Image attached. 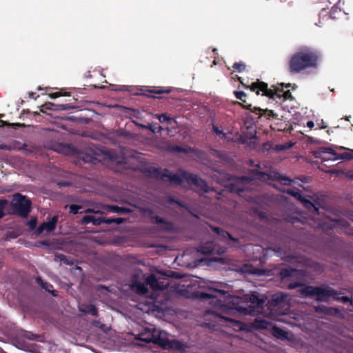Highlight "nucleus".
Listing matches in <instances>:
<instances>
[{
	"instance_id": "40",
	"label": "nucleus",
	"mask_w": 353,
	"mask_h": 353,
	"mask_svg": "<svg viewBox=\"0 0 353 353\" xmlns=\"http://www.w3.org/2000/svg\"><path fill=\"white\" fill-rule=\"evenodd\" d=\"M307 126L310 128H312L314 126V123L312 121H309L307 122Z\"/></svg>"
},
{
	"instance_id": "26",
	"label": "nucleus",
	"mask_w": 353,
	"mask_h": 353,
	"mask_svg": "<svg viewBox=\"0 0 353 353\" xmlns=\"http://www.w3.org/2000/svg\"><path fill=\"white\" fill-rule=\"evenodd\" d=\"M285 296L283 294H276L272 296V302L274 303H279L284 301Z\"/></svg>"
},
{
	"instance_id": "23",
	"label": "nucleus",
	"mask_w": 353,
	"mask_h": 353,
	"mask_svg": "<svg viewBox=\"0 0 353 353\" xmlns=\"http://www.w3.org/2000/svg\"><path fill=\"white\" fill-rule=\"evenodd\" d=\"M156 117L159 119L161 123H167L168 124H170L172 121L174 120L172 117H168L167 114H156Z\"/></svg>"
},
{
	"instance_id": "36",
	"label": "nucleus",
	"mask_w": 353,
	"mask_h": 353,
	"mask_svg": "<svg viewBox=\"0 0 353 353\" xmlns=\"http://www.w3.org/2000/svg\"><path fill=\"white\" fill-rule=\"evenodd\" d=\"M60 96H61V94L59 92H55V93H52V94H49V97L51 99H55V98H57V97H59Z\"/></svg>"
},
{
	"instance_id": "6",
	"label": "nucleus",
	"mask_w": 353,
	"mask_h": 353,
	"mask_svg": "<svg viewBox=\"0 0 353 353\" xmlns=\"http://www.w3.org/2000/svg\"><path fill=\"white\" fill-rule=\"evenodd\" d=\"M346 150L343 146L333 145L331 148H321L316 152V157L320 158L323 161H336L338 159H351L353 158V150H350L340 155H338L334 149Z\"/></svg>"
},
{
	"instance_id": "32",
	"label": "nucleus",
	"mask_w": 353,
	"mask_h": 353,
	"mask_svg": "<svg viewBox=\"0 0 353 353\" xmlns=\"http://www.w3.org/2000/svg\"><path fill=\"white\" fill-rule=\"evenodd\" d=\"M4 204H5V201H0V218H1L4 214V213H3Z\"/></svg>"
},
{
	"instance_id": "20",
	"label": "nucleus",
	"mask_w": 353,
	"mask_h": 353,
	"mask_svg": "<svg viewBox=\"0 0 353 353\" xmlns=\"http://www.w3.org/2000/svg\"><path fill=\"white\" fill-rule=\"evenodd\" d=\"M105 209L110 212L118 214H127L130 212V210L126 208H121L117 205H107Z\"/></svg>"
},
{
	"instance_id": "48",
	"label": "nucleus",
	"mask_w": 353,
	"mask_h": 353,
	"mask_svg": "<svg viewBox=\"0 0 353 353\" xmlns=\"http://www.w3.org/2000/svg\"><path fill=\"white\" fill-rule=\"evenodd\" d=\"M147 126H148V125H141V128H145V129H146V127H147Z\"/></svg>"
},
{
	"instance_id": "35",
	"label": "nucleus",
	"mask_w": 353,
	"mask_h": 353,
	"mask_svg": "<svg viewBox=\"0 0 353 353\" xmlns=\"http://www.w3.org/2000/svg\"><path fill=\"white\" fill-rule=\"evenodd\" d=\"M267 325H268L267 322L260 321V322H258V324L256 325V326L260 327L261 328H265V327H267Z\"/></svg>"
},
{
	"instance_id": "13",
	"label": "nucleus",
	"mask_w": 353,
	"mask_h": 353,
	"mask_svg": "<svg viewBox=\"0 0 353 353\" xmlns=\"http://www.w3.org/2000/svg\"><path fill=\"white\" fill-rule=\"evenodd\" d=\"M57 221L58 216H52L49 221L43 222L37 228L35 231L36 234H48L50 232L55 230Z\"/></svg>"
},
{
	"instance_id": "33",
	"label": "nucleus",
	"mask_w": 353,
	"mask_h": 353,
	"mask_svg": "<svg viewBox=\"0 0 353 353\" xmlns=\"http://www.w3.org/2000/svg\"><path fill=\"white\" fill-rule=\"evenodd\" d=\"M325 223H327V219H325L322 223L321 222H319L316 224H314V227H319V228H322L323 229H325Z\"/></svg>"
},
{
	"instance_id": "5",
	"label": "nucleus",
	"mask_w": 353,
	"mask_h": 353,
	"mask_svg": "<svg viewBox=\"0 0 353 353\" xmlns=\"http://www.w3.org/2000/svg\"><path fill=\"white\" fill-rule=\"evenodd\" d=\"M135 339L145 343H153L161 345L165 344V332L157 329L154 325H150L135 335Z\"/></svg>"
},
{
	"instance_id": "51",
	"label": "nucleus",
	"mask_w": 353,
	"mask_h": 353,
	"mask_svg": "<svg viewBox=\"0 0 353 353\" xmlns=\"http://www.w3.org/2000/svg\"><path fill=\"white\" fill-rule=\"evenodd\" d=\"M256 250H259L260 248L258 246H256Z\"/></svg>"
},
{
	"instance_id": "49",
	"label": "nucleus",
	"mask_w": 353,
	"mask_h": 353,
	"mask_svg": "<svg viewBox=\"0 0 353 353\" xmlns=\"http://www.w3.org/2000/svg\"><path fill=\"white\" fill-rule=\"evenodd\" d=\"M0 148L1 149H5V148H6V146H3V145H0Z\"/></svg>"
},
{
	"instance_id": "46",
	"label": "nucleus",
	"mask_w": 353,
	"mask_h": 353,
	"mask_svg": "<svg viewBox=\"0 0 353 353\" xmlns=\"http://www.w3.org/2000/svg\"><path fill=\"white\" fill-rule=\"evenodd\" d=\"M342 299H343V301L344 302H345V301H348V298H347V297H345V296H343V297L342 298Z\"/></svg>"
},
{
	"instance_id": "24",
	"label": "nucleus",
	"mask_w": 353,
	"mask_h": 353,
	"mask_svg": "<svg viewBox=\"0 0 353 353\" xmlns=\"http://www.w3.org/2000/svg\"><path fill=\"white\" fill-rule=\"evenodd\" d=\"M80 310H81V311H82L85 313L90 314L94 316L97 315V308L92 305H90L87 306L86 309H82L81 307Z\"/></svg>"
},
{
	"instance_id": "15",
	"label": "nucleus",
	"mask_w": 353,
	"mask_h": 353,
	"mask_svg": "<svg viewBox=\"0 0 353 353\" xmlns=\"http://www.w3.org/2000/svg\"><path fill=\"white\" fill-rule=\"evenodd\" d=\"M130 287L139 294H145L148 292L146 285L143 281L139 280V276L134 275L129 284Z\"/></svg>"
},
{
	"instance_id": "30",
	"label": "nucleus",
	"mask_w": 353,
	"mask_h": 353,
	"mask_svg": "<svg viewBox=\"0 0 353 353\" xmlns=\"http://www.w3.org/2000/svg\"><path fill=\"white\" fill-rule=\"evenodd\" d=\"M234 94L236 98L239 100H243V98L245 97V94L243 91H236Z\"/></svg>"
},
{
	"instance_id": "41",
	"label": "nucleus",
	"mask_w": 353,
	"mask_h": 353,
	"mask_svg": "<svg viewBox=\"0 0 353 353\" xmlns=\"http://www.w3.org/2000/svg\"><path fill=\"white\" fill-rule=\"evenodd\" d=\"M30 226L31 228H34L36 225V221L35 220H31L29 222Z\"/></svg>"
},
{
	"instance_id": "44",
	"label": "nucleus",
	"mask_w": 353,
	"mask_h": 353,
	"mask_svg": "<svg viewBox=\"0 0 353 353\" xmlns=\"http://www.w3.org/2000/svg\"><path fill=\"white\" fill-rule=\"evenodd\" d=\"M29 95H30V97L31 98H34V99H36V97H35L36 94H35V93H34V92H31V93H30V94H29Z\"/></svg>"
},
{
	"instance_id": "29",
	"label": "nucleus",
	"mask_w": 353,
	"mask_h": 353,
	"mask_svg": "<svg viewBox=\"0 0 353 353\" xmlns=\"http://www.w3.org/2000/svg\"><path fill=\"white\" fill-rule=\"evenodd\" d=\"M81 207L77 205H71L70 206V212L74 214H76L79 212V210Z\"/></svg>"
},
{
	"instance_id": "2",
	"label": "nucleus",
	"mask_w": 353,
	"mask_h": 353,
	"mask_svg": "<svg viewBox=\"0 0 353 353\" xmlns=\"http://www.w3.org/2000/svg\"><path fill=\"white\" fill-rule=\"evenodd\" d=\"M156 178L163 181H169L172 183L179 185L183 182H187L190 185L194 187L197 190L208 192L209 188L206 182L198 177L187 172H182L180 175L173 174L168 170H161L155 168L152 173Z\"/></svg>"
},
{
	"instance_id": "52",
	"label": "nucleus",
	"mask_w": 353,
	"mask_h": 353,
	"mask_svg": "<svg viewBox=\"0 0 353 353\" xmlns=\"http://www.w3.org/2000/svg\"><path fill=\"white\" fill-rule=\"evenodd\" d=\"M326 128V126H322V127H321V128Z\"/></svg>"
},
{
	"instance_id": "11",
	"label": "nucleus",
	"mask_w": 353,
	"mask_h": 353,
	"mask_svg": "<svg viewBox=\"0 0 353 353\" xmlns=\"http://www.w3.org/2000/svg\"><path fill=\"white\" fill-rule=\"evenodd\" d=\"M123 221V219L122 218H115V219H102V218H96L94 214L86 215L83 217L81 220V223L83 224H88L92 223L94 225H99L101 223H105L108 224L111 223H117L120 224Z\"/></svg>"
},
{
	"instance_id": "39",
	"label": "nucleus",
	"mask_w": 353,
	"mask_h": 353,
	"mask_svg": "<svg viewBox=\"0 0 353 353\" xmlns=\"http://www.w3.org/2000/svg\"><path fill=\"white\" fill-rule=\"evenodd\" d=\"M69 108H70L68 106H67L66 105H60L59 108V110H68Z\"/></svg>"
},
{
	"instance_id": "37",
	"label": "nucleus",
	"mask_w": 353,
	"mask_h": 353,
	"mask_svg": "<svg viewBox=\"0 0 353 353\" xmlns=\"http://www.w3.org/2000/svg\"><path fill=\"white\" fill-rule=\"evenodd\" d=\"M45 105L47 109H50V110H55L56 109L54 108V104H53L52 103H46Z\"/></svg>"
},
{
	"instance_id": "9",
	"label": "nucleus",
	"mask_w": 353,
	"mask_h": 353,
	"mask_svg": "<svg viewBox=\"0 0 353 353\" xmlns=\"http://www.w3.org/2000/svg\"><path fill=\"white\" fill-rule=\"evenodd\" d=\"M301 294L315 297L319 301H326L328 297L334 295V291L319 287L304 286L301 289Z\"/></svg>"
},
{
	"instance_id": "47",
	"label": "nucleus",
	"mask_w": 353,
	"mask_h": 353,
	"mask_svg": "<svg viewBox=\"0 0 353 353\" xmlns=\"http://www.w3.org/2000/svg\"><path fill=\"white\" fill-rule=\"evenodd\" d=\"M243 190L241 189V188H237L236 189V191L238 192V193L239 194L241 192H242Z\"/></svg>"
},
{
	"instance_id": "34",
	"label": "nucleus",
	"mask_w": 353,
	"mask_h": 353,
	"mask_svg": "<svg viewBox=\"0 0 353 353\" xmlns=\"http://www.w3.org/2000/svg\"><path fill=\"white\" fill-rule=\"evenodd\" d=\"M23 335L26 338L30 340H33L34 339V334L30 332H24Z\"/></svg>"
},
{
	"instance_id": "25",
	"label": "nucleus",
	"mask_w": 353,
	"mask_h": 353,
	"mask_svg": "<svg viewBox=\"0 0 353 353\" xmlns=\"http://www.w3.org/2000/svg\"><path fill=\"white\" fill-rule=\"evenodd\" d=\"M37 281L43 289L46 290L49 292H51L53 294V296H56L54 293L55 292L54 290H51V289L52 288V286L51 285L44 283L40 278L37 279Z\"/></svg>"
},
{
	"instance_id": "42",
	"label": "nucleus",
	"mask_w": 353,
	"mask_h": 353,
	"mask_svg": "<svg viewBox=\"0 0 353 353\" xmlns=\"http://www.w3.org/2000/svg\"><path fill=\"white\" fill-rule=\"evenodd\" d=\"M298 285H299L297 283H291L289 285V288L291 289H294V288H296Z\"/></svg>"
},
{
	"instance_id": "12",
	"label": "nucleus",
	"mask_w": 353,
	"mask_h": 353,
	"mask_svg": "<svg viewBox=\"0 0 353 353\" xmlns=\"http://www.w3.org/2000/svg\"><path fill=\"white\" fill-rule=\"evenodd\" d=\"M198 252L204 254H223L225 252L224 246L215 245L213 242L209 241L201 243L198 249Z\"/></svg>"
},
{
	"instance_id": "8",
	"label": "nucleus",
	"mask_w": 353,
	"mask_h": 353,
	"mask_svg": "<svg viewBox=\"0 0 353 353\" xmlns=\"http://www.w3.org/2000/svg\"><path fill=\"white\" fill-rule=\"evenodd\" d=\"M252 90H257V94H259V90L263 91V94L268 96L272 99H275L276 97L281 98L283 97L285 99H288L291 97V94L289 91L282 92L279 89H276L274 91L268 88V85L263 82H257L253 83L252 84Z\"/></svg>"
},
{
	"instance_id": "18",
	"label": "nucleus",
	"mask_w": 353,
	"mask_h": 353,
	"mask_svg": "<svg viewBox=\"0 0 353 353\" xmlns=\"http://www.w3.org/2000/svg\"><path fill=\"white\" fill-rule=\"evenodd\" d=\"M145 283L154 290H162L168 286V282H159L153 274H150L145 279Z\"/></svg>"
},
{
	"instance_id": "27",
	"label": "nucleus",
	"mask_w": 353,
	"mask_h": 353,
	"mask_svg": "<svg viewBox=\"0 0 353 353\" xmlns=\"http://www.w3.org/2000/svg\"><path fill=\"white\" fill-rule=\"evenodd\" d=\"M233 68L237 70L238 72H242L243 70H245V63H242V62H239V63H235L234 65H233Z\"/></svg>"
},
{
	"instance_id": "10",
	"label": "nucleus",
	"mask_w": 353,
	"mask_h": 353,
	"mask_svg": "<svg viewBox=\"0 0 353 353\" xmlns=\"http://www.w3.org/2000/svg\"><path fill=\"white\" fill-rule=\"evenodd\" d=\"M233 296H236L235 295ZM236 296L239 297L241 299H243V301L240 303V305L245 307L246 308L250 310V312L252 311V307H257L259 308L261 307L263 304L264 303V301L263 299H259L257 295L254 293L244 295L243 296Z\"/></svg>"
},
{
	"instance_id": "14",
	"label": "nucleus",
	"mask_w": 353,
	"mask_h": 353,
	"mask_svg": "<svg viewBox=\"0 0 353 353\" xmlns=\"http://www.w3.org/2000/svg\"><path fill=\"white\" fill-rule=\"evenodd\" d=\"M288 194L292 195L294 198H296L297 200L302 202L305 208H307L309 210H314L317 214H319V208L311 201L306 199L301 192V191L299 189H292L288 190L287 191Z\"/></svg>"
},
{
	"instance_id": "17",
	"label": "nucleus",
	"mask_w": 353,
	"mask_h": 353,
	"mask_svg": "<svg viewBox=\"0 0 353 353\" xmlns=\"http://www.w3.org/2000/svg\"><path fill=\"white\" fill-rule=\"evenodd\" d=\"M213 230L216 233V240L221 241L222 243L230 245L229 241H232V245H234V243L236 241V239H234L228 232L221 230L219 228H214Z\"/></svg>"
},
{
	"instance_id": "19",
	"label": "nucleus",
	"mask_w": 353,
	"mask_h": 353,
	"mask_svg": "<svg viewBox=\"0 0 353 353\" xmlns=\"http://www.w3.org/2000/svg\"><path fill=\"white\" fill-rule=\"evenodd\" d=\"M152 223L157 224L159 228L162 230H170L171 228L170 223L165 222L163 219L155 216L152 219Z\"/></svg>"
},
{
	"instance_id": "1",
	"label": "nucleus",
	"mask_w": 353,
	"mask_h": 353,
	"mask_svg": "<svg viewBox=\"0 0 353 353\" xmlns=\"http://www.w3.org/2000/svg\"><path fill=\"white\" fill-rule=\"evenodd\" d=\"M225 285L220 284V287L210 285L207 292L200 294L203 299H209L212 308L207 310L204 314L205 319L212 320L219 324L231 327L234 330L240 331L244 329V325L239 321L234 320L237 312L250 313V310L240 305L243 299L231 296L224 290Z\"/></svg>"
},
{
	"instance_id": "3",
	"label": "nucleus",
	"mask_w": 353,
	"mask_h": 353,
	"mask_svg": "<svg viewBox=\"0 0 353 353\" xmlns=\"http://www.w3.org/2000/svg\"><path fill=\"white\" fill-rule=\"evenodd\" d=\"M318 56L314 50L307 47L296 52L290 61V70L292 73L316 66Z\"/></svg>"
},
{
	"instance_id": "45",
	"label": "nucleus",
	"mask_w": 353,
	"mask_h": 353,
	"mask_svg": "<svg viewBox=\"0 0 353 353\" xmlns=\"http://www.w3.org/2000/svg\"><path fill=\"white\" fill-rule=\"evenodd\" d=\"M273 115H274L273 111L270 110L269 112L268 117L273 116Z\"/></svg>"
},
{
	"instance_id": "31",
	"label": "nucleus",
	"mask_w": 353,
	"mask_h": 353,
	"mask_svg": "<svg viewBox=\"0 0 353 353\" xmlns=\"http://www.w3.org/2000/svg\"><path fill=\"white\" fill-rule=\"evenodd\" d=\"M278 253V256H281V258H283V259H285V261H288L289 262H291L292 263L293 262V260H294V257H290L288 256H282L281 253H279V252H276Z\"/></svg>"
},
{
	"instance_id": "38",
	"label": "nucleus",
	"mask_w": 353,
	"mask_h": 353,
	"mask_svg": "<svg viewBox=\"0 0 353 353\" xmlns=\"http://www.w3.org/2000/svg\"><path fill=\"white\" fill-rule=\"evenodd\" d=\"M85 213H94V214H97V213H99V210H97V211H94L91 209H87L84 211Z\"/></svg>"
},
{
	"instance_id": "21",
	"label": "nucleus",
	"mask_w": 353,
	"mask_h": 353,
	"mask_svg": "<svg viewBox=\"0 0 353 353\" xmlns=\"http://www.w3.org/2000/svg\"><path fill=\"white\" fill-rule=\"evenodd\" d=\"M272 334L275 337L281 339H287L288 334L287 332L276 327H273Z\"/></svg>"
},
{
	"instance_id": "28",
	"label": "nucleus",
	"mask_w": 353,
	"mask_h": 353,
	"mask_svg": "<svg viewBox=\"0 0 353 353\" xmlns=\"http://www.w3.org/2000/svg\"><path fill=\"white\" fill-rule=\"evenodd\" d=\"M146 129L151 130L154 133L160 132L163 130L162 127H161V126L155 127L153 124L148 125V126L146 127Z\"/></svg>"
},
{
	"instance_id": "43",
	"label": "nucleus",
	"mask_w": 353,
	"mask_h": 353,
	"mask_svg": "<svg viewBox=\"0 0 353 353\" xmlns=\"http://www.w3.org/2000/svg\"><path fill=\"white\" fill-rule=\"evenodd\" d=\"M169 92H170V90H160L156 91L155 92L157 93V94H160V93H163V92L168 93Z\"/></svg>"
},
{
	"instance_id": "4",
	"label": "nucleus",
	"mask_w": 353,
	"mask_h": 353,
	"mask_svg": "<svg viewBox=\"0 0 353 353\" xmlns=\"http://www.w3.org/2000/svg\"><path fill=\"white\" fill-rule=\"evenodd\" d=\"M256 166L259 169L253 171V176L252 178L243 176L239 181V183L246 184L249 181L255 180L267 182L269 179L278 181L283 185H289L292 182L290 178L283 176L279 172H272L270 174H267L261 170V168L259 165H256Z\"/></svg>"
},
{
	"instance_id": "50",
	"label": "nucleus",
	"mask_w": 353,
	"mask_h": 353,
	"mask_svg": "<svg viewBox=\"0 0 353 353\" xmlns=\"http://www.w3.org/2000/svg\"><path fill=\"white\" fill-rule=\"evenodd\" d=\"M329 173H334V172L333 170L328 171Z\"/></svg>"
},
{
	"instance_id": "16",
	"label": "nucleus",
	"mask_w": 353,
	"mask_h": 353,
	"mask_svg": "<svg viewBox=\"0 0 353 353\" xmlns=\"http://www.w3.org/2000/svg\"><path fill=\"white\" fill-rule=\"evenodd\" d=\"M165 344L161 345L164 349H173L181 352H185L187 348V345L178 340H169L168 339V334L165 332Z\"/></svg>"
},
{
	"instance_id": "22",
	"label": "nucleus",
	"mask_w": 353,
	"mask_h": 353,
	"mask_svg": "<svg viewBox=\"0 0 353 353\" xmlns=\"http://www.w3.org/2000/svg\"><path fill=\"white\" fill-rule=\"evenodd\" d=\"M212 128L213 132L219 139L228 141L227 137V133L224 132L223 130H221L219 127L216 125H213Z\"/></svg>"
},
{
	"instance_id": "7",
	"label": "nucleus",
	"mask_w": 353,
	"mask_h": 353,
	"mask_svg": "<svg viewBox=\"0 0 353 353\" xmlns=\"http://www.w3.org/2000/svg\"><path fill=\"white\" fill-rule=\"evenodd\" d=\"M31 202L25 196L17 194L12 200L14 212L22 217H27L30 211Z\"/></svg>"
}]
</instances>
